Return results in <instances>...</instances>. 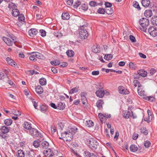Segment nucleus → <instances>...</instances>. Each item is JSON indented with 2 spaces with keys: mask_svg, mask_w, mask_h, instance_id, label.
<instances>
[{
  "mask_svg": "<svg viewBox=\"0 0 157 157\" xmlns=\"http://www.w3.org/2000/svg\"><path fill=\"white\" fill-rule=\"evenodd\" d=\"M11 14L13 16L17 17L19 15L20 12L18 9H14L12 10Z\"/></svg>",
  "mask_w": 157,
  "mask_h": 157,
  "instance_id": "nucleus-20",
  "label": "nucleus"
},
{
  "mask_svg": "<svg viewBox=\"0 0 157 157\" xmlns=\"http://www.w3.org/2000/svg\"><path fill=\"white\" fill-rule=\"evenodd\" d=\"M78 87H75L71 89L69 91L70 94H72L78 91Z\"/></svg>",
  "mask_w": 157,
  "mask_h": 157,
  "instance_id": "nucleus-40",
  "label": "nucleus"
},
{
  "mask_svg": "<svg viewBox=\"0 0 157 157\" xmlns=\"http://www.w3.org/2000/svg\"><path fill=\"white\" fill-rule=\"evenodd\" d=\"M90 6L92 7H94L97 6V3L95 2L91 1L89 3Z\"/></svg>",
  "mask_w": 157,
  "mask_h": 157,
  "instance_id": "nucleus-58",
  "label": "nucleus"
},
{
  "mask_svg": "<svg viewBox=\"0 0 157 157\" xmlns=\"http://www.w3.org/2000/svg\"><path fill=\"white\" fill-rule=\"evenodd\" d=\"M99 72L98 71H94L92 72V74L93 75H97L99 74Z\"/></svg>",
  "mask_w": 157,
  "mask_h": 157,
  "instance_id": "nucleus-64",
  "label": "nucleus"
},
{
  "mask_svg": "<svg viewBox=\"0 0 157 157\" xmlns=\"http://www.w3.org/2000/svg\"><path fill=\"white\" fill-rule=\"evenodd\" d=\"M1 133L7 134L9 132V129L8 127L5 126H2L0 128Z\"/></svg>",
  "mask_w": 157,
  "mask_h": 157,
  "instance_id": "nucleus-24",
  "label": "nucleus"
},
{
  "mask_svg": "<svg viewBox=\"0 0 157 157\" xmlns=\"http://www.w3.org/2000/svg\"><path fill=\"white\" fill-rule=\"evenodd\" d=\"M141 86V85H139L138 86L137 91L138 94L141 96L144 97V98L146 97V92L143 89L140 88Z\"/></svg>",
  "mask_w": 157,
  "mask_h": 157,
  "instance_id": "nucleus-10",
  "label": "nucleus"
},
{
  "mask_svg": "<svg viewBox=\"0 0 157 157\" xmlns=\"http://www.w3.org/2000/svg\"><path fill=\"white\" fill-rule=\"evenodd\" d=\"M132 114V112L131 111H126L123 114V116L125 118L128 119L130 117H131Z\"/></svg>",
  "mask_w": 157,
  "mask_h": 157,
  "instance_id": "nucleus-14",
  "label": "nucleus"
},
{
  "mask_svg": "<svg viewBox=\"0 0 157 157\" xmlns=\"http://www.w3.org/2000/svg\"><path fill=\"white\" fill-rule=\"evenodd\" d=\"M80 28L79 31L80 38L82 39H85L88 36L87 31L84 28L86 27V25H80Z\"/></svg>",
  "mask_w": 157,
  "mask_h": 157,
  "instance_id": "nucleus-1",
  "label": "nucleus"
},
{
  "mask_svg": "<svg viewBox=\"0 0 157 157\" xmlns=\"http://www.w3.org/2000/svg\"><path fill=\"white\" fill-rule=\"evenodd\" d=\"M98 12L100 14H104L105 12V10L102 8H100L98 10Z\"/></svg>",
  "mask_w": 157,
  "mask_h": 157,
  "instance_id": "nucleus-50",
  "label": "nucleus"
},
{
  "mask_svg": "<svg viewBox=\"0 0 157 157\" xmlns=\"http://www.w3.org/2000/svg\"><path fill=\"white\" fill-rule=\"evenodd\" d=\"M6 60L7 63L10 65L14 67H16L17 66V63L8 57L6 59Z\"/></svg>",
  "mask_w": 157,
  "mask_h": 157,
  "instance_id": "nucleus-11",
  "label": "nucleus"
},
{
  "mask_svg": "<svg viewBox=\"0 0 157 157\" xmlns=\"http://www.w3.org/2000/svg\"><path fill=\"white\" fill-rule=\"evenodd\" d=\"M144 99L150 101H153L154 100V98L152 96L144 97Z\"/></svg>",
  "mask_w": 157,
  "mask_h": 157,
  "instance_id": "nucleus-46",
  "label": "nucleus"
},
{
  "mask_svg": "<svg viewBox=\"0 0 157 157\" xmlns=\"http://www.w3.org/2000/svg\"><path fill=\"white\" fill-rule=\"evenodd\" d=\"M81 9L84 10H86L88 9V7L87 5L86 4H83L81 6Z\"/></svg>",
  "mask_w": 157,
  "mask_h": 157,
  "instance_id": "nucleus-54",
  "label": "nucleus"
},
{
  "mask_svg": "<svg viewBox=\"0 0 157 157\" xmlns=\"http://www.w3.org/2000/svg\"><path fill=\"white\" fill-rule=\"evenodd\" d=\"M144 145L146 147L148 148L150 146L151 143L149 141H146L145 142Z\"/></svg>",
  "mask_w": 157,
  "mask_h": 157,
  "instance_id": "nucleus-52",
  "label": "nucleus"
},
{
  "mask_svg": "<svg viewBox=\"0 0 157 157\" xmlns=\"http://www.w3.org/2000/svg\"><path fill=\"white\" fill-rule=\"evenodd\" d=\"M133 4V6L134 7L137 9L138 10H140V7L137 2L136 1L134 2Z\"/></svg>",
  "mask_w": 157,
  "mask_h": 157,
  "instance_id": "nucleus-44",
  "label": "nucleus"
},
{
  "mask_svg": "<svg viewBox=\"0 0 157 157\" xmlns=\"http://www.w3.org/2000/svg\"><path fill=\"white\" fill-rule=\"evenodd\" d=\"M96 95L99 98H102L104 95V91L103 90H98L95 92Z\"/></svg>",
  "mask_w": 157,
  "mask_h": 157,
  "instance_id": "nucleus-16",
  "label": "nucleus"
},
{
  "mask_svg": "<svg viewBox=\"0 0 157 157\" xmlns=\"http://www.w3.org/2000/svg\"><path fill=\"white\" fill-rule=\"evenodd\" d=\"M129 66L131 69H136V67L135 64L132 63H130L129 64Z\"/></svg>",
  "mask_w": 157,
  "mask_h": 157,
  "instance_id": "nucleus-47",
  "label": "nucleus"
},
{
  "mask_svg": "<svg viewBox=\"0 0 157 157\" xmlns=\"http://www.w3.org/2000/svg\"><path fill=\"white\" fill-rule=\"evenodd\" d=\"M40 110L42 112H45L48 109V106L46 105H42L40 107Z\"/></svg>",
  "mask_w": 157,
  "mask_h": 157,
  "instance_id": "nucleus-38",
  "label": "nucleus"
},
{
  "mask_svg": "<svg viewBox=\"0 0 157 157\" xmlns=\"http://www.w3.org/2000/svg\"><path fill=\"white\" fill-rule=\"evenodd\" d=\"M29 132L30 134L34 138L42 137V134L40 133L38 130L35 128H32L30 130Z\"/></svg>",
  "mask_w": 157,
  "mask_h": 157,
  "instance_id": "nucleus-4",
  "label": "nucleus"
},
{
  "mask_svg": "<svg viewBox=\"0 0 157 157\" xmlns=\"http://www.w3.org/2000/svg\"><path fill=\"white\" fill-rule=\"evenodd\" d=\"M139 23L141 26L140 29L142 31L146 32L147 29L146 27L149 25V20L147 18H143L140 20Z\"/></svg>",
  "mask_w": 157,
  "mask_h": 157,
  "instance_id": "nucleus-2",
  "label": "nucleus"
},
{
  "mask_svg": "<svg viewBox=\"0 0 157 157\" xmlns=\"http://www.w3.org/2000/svg\"><path fill=\"white\" fill-rule=\"evenodd\" d=\"M40 84L42 86L45 85L46 84V80L45 78H42L39 80Z\"/></svg>",
  "mask_w": 157,
  "mask_h": 157,
  "instance_id": "nucleus-34",
  "label": "nucleus"
},
{
  "mask_svg": "<svg viewBox=\"0 0 157 157\" xmlns=\"http://www.w3.org/2000/svg\"><path fill=\"white\" fill-rule=\"evenodd\" d=\"M119 93L122 94H127L129 93V91L125 88L122 86H120L118 88Z\"/></svg>",
  "mask_w": 157,
  "mask_h": 157,
  "instance_id": "nucleus-9",
  "label": "nucleus"
},
{
  "mask_svg": "<svg viewBox=\"0 0 157 157\" xmlns=\"http://www.w3.org/2000/svg\"><path fill=\"white\" fill-rule=\"evenodd\" d=\"M151 22L153 25H157V16H154L152 18Z\"/></svg>",
  "mask_w": 157,
  "mask_h": 157,
  "instance_id": "nucleus-36",
  "label": "nucleus"
},
{
  "mask_svg": "<svg viewBox=\"0 0 157 157\" xmlns=\"http://www.w3.org/2000/svg\"><path fill=\"white\" fill-rule=\"evenodd\" d=\"M62 19L63 20H68L69 18V15L68 13H63L62 15Z\"/></svg>",
  "mask_w": 157,
  "mask_h": 157,
  "instance_id": "nucleus-28",
  "label": "nucleus"
},
{
  "mask_svg": "<svg viewBox=\"0 0 157 157\" xmlns=\"http://www.w3.org/2000/svg\"><path fill=\"white\" fill-rule=\"evenodd\" d=\"M73 0H67L66 1L67 4L69 6L72 5L73 3Z\"/></svg>",
  "mask_w": 157,
  "mask_h": 157,
  "instance_id": "nucleus-63",
  "label": "nucleus"
},
{
  "mask_svg": "<svg viewBox=\"0 0 157 157\" xmlns=\"http://www.w3.org/2000/svg\"><path fill=\"white\" fill-rule=\"evenodd\" d=\"M86 126L91 127L93 126L94 125L93 122L91 120H89L88 121H86Z\"/></svg>",
  "mask_w": 157,
  "mask_h": 157,
  "instance_id": "nucleus-37",
  "label": "nucleus"
},
{
  "mask_svg": "<svg viewBox=\"0 0 157 157\" xmlns=\"http://www.w3.org/2000/svg\"><path fill=\"white\" fill-rule=\"evenodd\" d=\"M17 155L18 157H24L25 153L22 150H19L17 151Z\"/></svg>",
  "mask_w": 157,
  "mask_h": 157,
  "instance_id": "nucleus-29",
  "label": "nucleus"
},
{
  "mask_svg": "<svg viewBox=\"0 0 157 157\" xmlns=\"http://www.w3.org/2000/svg\"><path fill=\"white\" fill-rule=\"evenodd\" d=\"M129 38L131 41L132 42H135L136 41L135 38L132 35L129 36Z\"/></svg>",
  "mask_w": 157,
  "mask_h": 157,
  "instance_id": "nucleus-61",
  "label": "nucleus"
},
{
  "mask_svg": "<svg viewBox=\"0 0 157 157\" xmlns=\"http://www.w3.org/2000/svg\"><path fill=\"white\" fill-rule=\"evenodd\" d=\"M53 149L49 148L44 151V154L46 157H51L54 155Z\"/></svg>",
  "mask_w": 157,
  "mask_h": 157,
  "instance_id": "nucleus-7",
  "label": "nucleus"
},
{
  "mask_svg": "<svg viewBox=\"0 0 157 157\" xmlns=\"http://www.w3.org/2000/svg\"><path fill=\"white\" fill-rule=\"evenodd\" d=\"M40 32L41 33V35L42 37L45 36L46 35V32L44 30L41 29L40 31Z\"/></svg>",
  "mask_w": 157,
  "mask_h": 157,
  "instance_id": "nucleus-55",
  "label": "nucleus"
},
{
  "mask_svg": "<svg viewBox=\"0 0 157 157\" xmlns=\"http://www.w3.org/2000/svg\"><path fill=\"white\" fill-rule=\"evenodd\" d=\"M78 129L77 128L74 127L70 128L69 130V131L68 132L70 134H72L73 135L77 132Z\"/></svg>",
  "mask_w": 157,
  "mask_h": 157,
  "instance_id": "nucleus-23",
  "label": "nucleus"
},
{
  "mask_svg": "<svg viewBox=\"0 0 157 157\" xmlns=\"http://www.w3.org/2000/svg\"><path fill=\"white\" fill-rule=\"evenodd\" d=\"M66 54L69 57H71L74 56V52L72 50H68L67 51Z\"/></svg>",
  "mask_w": 157,
  "mask_h": 157,
  "instance_id": "nucleus-32",
  "label": "nucleus"
},
{
  "mask_svg": "<svg viewBox=\"0 0 157 157\" xmlns=\"http://www.w3.org/2000/svg\"><path fill=\"white\" fill-rule=\"evenodd\" d=\"M81 2L79 1H77L75 2V4L73 5V7L75 8H77L80 4Z\"/></svg>",
  "mask_w": 157,
  "mask_h": 157,
  "instance_id": "nucleus-57",
  "label": "nucleus"
},
{
  "mask_svg": "<svg viewBox=\"0 0 157 157\" xmlns=\"http://www.w3.org/2000/svg\"><path fill=\"white\" fill-rule=\"evenodd\" d=\"M140 77V75L137 73L136 74H135L133 75V78L134 79H139Z\"/></svg>",
  "mask_w": 157,
  "mask_h": 157,
  "instance_id": "nucleus-60",
  "label": "nucleus"
},
{
  "mask_svg": "<svg viewBox=\"0 0 157 157\" xmlns=\"http://www.w3.org/2000/svg\"><path fill=\"white\" fill-rule=\"evenodd\" d=\"M92 51L95 53H98L100 52V49L97 45H94L92 47Z\"/></svg>",
  "mask_w": 157,
  "mask_h": 157,
  "instance_id": "nucleus-15",
  "label": "nucleus"
},
{
  "mask_svg": "<svg viewBox=\"0 0 157 157\" xmlns=\"http://www.w3.org/2000/svg\"><path fill=\"white\" fill-rule=\"evenodd\" d=\"M141 3L143 6L146 7L149 5L150 2L149 0H142Z\"/></svg>",
  "mask_w": 157,
  "mask_h": 157,
  "instance_id": "nucleus-22",
  "label": "nucleus"
},
{
  "mask_svg": "<svg viewBox=\"0 0 157 157\" xmlns=\"http://www.w3.org/2000/svg\"><path fill=\"white\" fill-rule=\"evenodd\" d=\"M144 14L147 17H150L152 15V11L150 10H146L144 13Z\"/></svg>",
  "mask_w": 157,
  "mask_h": 157,
  "instance_id": "nucleus-21",
  "label": "nucleus"
},
{
  "mask_svg": "<svg viewBox=\"0 0 157 157\" xmlns=\"http://www.w3.org/2000/svg\"><path fill=\"white\" fill-rule=\"evenodd\" d=\"M49 146V144L48 143L44 141L40 143V147L43 149H47Z\"/></svg>",
  "mask_w": 157,
  "mask_h": 157,
  "instance_id": "nucleus-13",
  "label": "nucleus"
},
{
  "mask_svg": "<svg viewBox=\"0 0 157 157\" xmlns=\"http://www.w3.org/2000/svg\"><path fill=\"white\" fill-rule=\"evenodd\" d=\"M12 113L16 116H20L21 115V113L18 110H13L12 111Z\"/></svg>",
  "mask_w": 157,
  "mask_h": 157,
  "instance_id": "nucleus-48",
  "label": "nucleus"
},
{
  "mask_svg": "<svg viewBox=\"0 0 157 157\" xmlns=\"http://www.w3.org/2000/svg\"><path fill=\"white\" fill-rule=\"evenodd\" d=\"M98 117L100 119V121L102 123V119L104 118V115L101 113H99Z\"/></svg>",
  "mask_w": 157,
  "mask_h": 157,
  "instance_id": "nucleus-56",
  "label": "nucleus"
},
{
  "mask_svg": "<svg viewBox=\"0 0 157 157\" xmlns=\"http://www.w3.org/2000/svg\"><path fill=\"white\" fill-rule=\"evenodd\" d=\"M33 53L34 52H33L30 53V56L29 57V59L33 61H36V60L35 58V56H33L34 55V54H33Z\"/></svg>",
  "mask_w": 157,
  "mask_h": 157,
  "instance_id": "nucleus-45",
  "label": "nucleus"
},
{
  "mask_svg": "<svg viewBox=\"0 0 157 157\" xmlns=\"http://www.w3.org/2000/svg\"><path fill=\"white\" fill-rule=\"evenodd\" d=\"M137 72L140 75V76H141L143 77H146L147 76V74L146 71L142 70H138L137 71Z\"/></svg>",
  "mask_w": 157,
  "mask_h": 157,
  "instance_id": "nucleus-19",
  "label": "nucleus"
},
{
  "mask_svg": "<svg viewBox=\"0 0 157 157\" xmlns=\"http://www.w3.org/2000/svg\"><path fill=\"white\" fill-rule=\"evenodd\" d=\"M112 58L113 56L111 54H105L104 56L105 59L107 60H110Z\"/></svg>",
  "mask_w": 157,
  "mask_h": 157,
  "instance_id": "nucleus-43",
  "label": "nucleus"
},
{
  "mask_svg": "<svg viewBox=\"0 0 157 157\" xmlns=\"http://www.w3.org/2000/svg\"><path fill=\"white\" fill-rule=\"evenodd\" d=\"M38 32L35 29H31L28 31L29 35L31 37L34 36L38 33Z\"/></svg>",
  "mask_w": 157,
  "mask_h": 157,
  "instance_id": "nucleus-12",
  "label": "nucleus"
},
{
  "mask_svg": "<svg viewBox=\"0 0 157 157\" xmlns=\"http://www.w3.org/2000/svg\"><path fill=\"white\" fill-rule=\"evenodd\" d=\"M138 147L135 145L132 144L130 147V151L133 152H136L138 150Z\"/></svg>",
  "mask_w": 157,
  "mask_h": 157,
  "instance_id": "nucleus-33",
  "label": "nucleus"
},
{
  "mask_svg": "<svg viewBox=\"0 0 157 157\" xmlns=\"http://www.w3.org/2000/svg\"><path fill=\"white\" fill-rule=\"evenodd\" d=\"M133 83L135 87H136L140 85V82L137 80H133Z\"/></svg>",
  "mask_w": 157,
  "mask_h": 157,
  "instance_id": "nucleus-49",
  "label": "nucleus"
},
{
  "mask_svg": "<svg viewBox=\"0 0 157 157\" xmlns=\"http://www.w3.org/2000/svg\"><path fill=\"white\" fill-rule=\"evenodd\" d=\"M33 56H35V57L39 59H42V58L43 57V55L41 53L37 52H34L33 53Z\"/></svg>",
  "mask_w": 157,
  "mask_h": 157,
  "instance_id": "nucleus-27",
  "label": "nucleus"
},
{
  "mask_svg": "<svg viewBox=\"0 0 157 157\" xmlns=\"http://www.w3.org/2000/svg\"><path fill=\"white\" fill-rule=\"evenodd\" d=\"M35 90L36 92L38 94H41L43 92V89L40 86H36L35 88Z\"/></svg>",
  "mask_w": 157,
  "mask_h": 157,
  "instance_id": "nucleus-18",
  "label": "nucleus"
},
{
  "mask_svg": "<svg viewBox=\"0 0 157 157\" xmlns=\"http://www.w3.org/2000/svg\"><path fill=\"white\" fill-rule=\"evenodd\" d=\"M13 121L10 119H7L4 121V123L6 126L10 125L12 123Z\"/></svg>",
  "mask_w": 157,
  "mask_h": 157,
  "instance_id": "nucleus-30",
  "label": "nucleus"
},
{
  "mask_svg": "<svg viewBox=\"0 0 157 157\" xmlns=\"http://www.w3.org/2000/svg\"><path fill=\"white\" fill-rule=\"evenodd\" d=\"M51 63L52 65L56 66L60 64V62L59 60H53L51 61Z\"/></svg>",
  "mask_w": 157,
  "mask_h": 157,
  "instance_id": "nucleus-42",
  "label": "nucleus"
},
{
  "mask_svg": "<svg viewBox=\"0 0 157 157\" xmlns=\"http://www.w3.org/2000/svg\"><path fill=\"white\" fill-rule=\"evenodd\" d=\"M31 124L30 123L28 122H25L23 124L24 128L26 129H32L31 126Z\"/></svg>",
  "mask_w": 157,
  "mask_h": 157,
  "instance_id": "nucleus-17",
  "label": "nucleus"
},
{
  "mask_svg": "<svg viewBox=\"0 0 157 157\" xmlns=\"http://www.w3.org/2000/svg\"><path fill=\"white\" fill-rule=\"evenodd\" d=\"M148 31L151 35L155 37L157 36V29L152 27H150L148 29Z\"/></svg>",
  "mask_w": 157,
  "mask_h": 157,
  "instance_id": "nucleus-8",
  "label": "nucleus"
},
{
  "mask_svg": "<svg viewBox=\"0 0 157 157\" xmlns=\"http://www.w3.org/2000/svg\"><path fill=\"white\" fill-rule=\"evenodd\" d=\"M12 41L9 38H7L5 37H2V40L8 46L12 45L13 42L15 43L16 42V40L15 39H12Z\"/></svg>",
  "mask_w": 157,
  "mask_h": 157,
  "instance_id": "nucleus-5",
  "label": "nucleus"
},
{
  "mask_svg": "<svg viewBox=\"0 0 157 157\" xmlns=\"http://www.w3.org/2000/svg\"><path fill=\"white\" fill-rule=\"evenodd\" d=\"M40 142L38 140H36L33 142V145L35 147L37 148L40 146Z\"/></svg>",
  "mask_w": 157,
  "mask_h": 157,
  "instance_id": "nucleus-31",
  "label": "nucleus"
},
{
  "mask_svg": "<svg viewBox=\"0 0 157 157\" xmlns=\"http://www.w3.org/2000/svg\"><path fill=\"white\" fill-rule=\"evenodd\" d=\"M0 136L3 139H7L9 136L8 135L6 134L3 133H1L0 134Z\"/></svg>",
  "mask_w": 157,
  "mask_h": 157,
  "instance_id": "nucleus-53",
  "label": "nucleus"
},
{
  "mask_svg": "<svg viewBox=\"0 0 157 157\" xmlns=\"http://www.w3.org/2000/svg\"><path fill=\"white\" fill-rule=\"evenodd\" d=\"M91 154L90 152L87 151H85L84 152V155L85 157H90Z\"/></svg>",
  "mask_w": 157,
  "mask_h": 157,
  "instance_id": "nucleus-51",
  "label": "nucleus"
},
{
  "mask_svg": "<svg viewBox=\"0 0 157 157\" xmlns=\"http://www.w3.org/2000/svg\"><path fill=\"white\" fill-rule=\"evenodd\" d=\"M140 132L144 135H147L148 133V131L146 130V128H143L140 129Z\"/></svg>",
  "mask_w": 157,
  "mask_h": 157,
  "instance_id": "nucleus-41",
  "label": "nucleus"
},
{
  "mask_svg": "<svg viewBox=\"0 0 157 157\" xmlns=\"http://www.w3.org/2000/svg\"><path fill=\"white\" fill-rule=\"evenodd\" d=\"M105 13L109 14H111L113 13V9L111 7L107 8L105 9Z\"/></svg>",
  "mask_w": 157,
  "mask_h": 157,
  "instance_id": "nucleus-39",
  "label": "nucleus"
},
{
  "mask_svg": "<svg viewBox=\"0 0 157 157\" xmlns=\"http://www.w3.org/2000/svg\"><path fill=\"white\" fill-rule=\"evenodd\" d=\"M87 142L90 147L92 150L96 149L98 144V143L96 140L92 138L89 140Z\"/></svg>",
  "mask_w": 157,
  "mask_h": 157,
  "instance_id": "nucleus-3",
  "label": "nucleus"
},
{
  "mask_svg": "<svg viewBox=\"0 0 157 157\" xmlns=\"http://www.w3.org/2000/svg\"><path fill=\"white\" fill-rule=\"evenodd\" d=\"M156 70L154 68H151L150 71V75H152L156 72Z\"/></svg>",
  "mask_w": 157,
  "mask_h": 157,
  "instance_id": "nucleus-62",
  "label": "nucleus"
},
{
  "mask_svg": "<svg viewBox=\"0 0 157 157\" xmlns=\"http://www.w3.org/2000/svg\"><path fill=\"white\" fill-rule=\"evenodd\" d=\"M62 136L63 137H65L67 139V140L68 141H71L73 137L72 135L69 133L68 131H65L63 132Z\"/></svg>",
  "mask_w": 157,
  "mask_h": 157,
  "instance_id": "nucleus-6",
  "label": "nucleus"
},
{
  "mask_svg": "<svg viewBox=\"0 0 157 157\" xmlns=\"http://www.w3.org/2000/svg\"><path fill=\"white\" fill-rule=\"evenodd\" d=\"M18 20L19 21H23L25 20V17L24 15L22 14H19L18 16Z\"/></svg>",
  "mask_w": 157,
  "mask_h": 157,
  "instance_id": "nucleus-35",
  "label": "nucleus"
},
{
  "mask_svg": "<svg viewBox=\"0 0 157 157\" xmlns=\"http://www.w3.org/2000/svg\"><path fill=\"white\" fill-rule=\"evenodd\" d=\"M105 6L107 8L111 7L112 6V4L111 3L105 2Z\"/></svg>",
  "mask_w": 157,
  "mask_h": 157,
  "instance_id": "nucleus-59",
  "label": "nucleus"
},
{
  "mask_svg": "<svg viewBox=\"0 0 157 157\" xmlns=\"http://www.w3.org/2000/svg\"><path fill=\"white\" fill-rule=\"evenodd\" d=\"M104 104V102L102 100H100L98 101L97 103V106L98 108L100 109L102 108V105Z\"/></svg>",
  "mask_w": 157,
  "mask_h": 157,
  "instance_id": "nucleus-26",
  "label": "nucleus"
},
{
  "mask_svg": "<svg viewBox=\"0 0 157 157\" xmlns=\"http://www.w3.org/2000/svg\"><path fill=\"white\" fill-rule=\"evenodd\" d=\"M65 107V104L62 102H58L57 105V109L63 110Z\"/></svg>",
  "mask_w": 157,
  "mask_h": 157,
  "instance_id": "nucleus-25",
  "label": "nucleus"
}]
</instances>
